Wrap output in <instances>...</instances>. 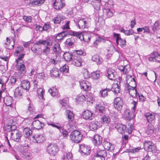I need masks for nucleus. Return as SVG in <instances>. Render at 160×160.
<instances>
[{
	"label": "nucleus",
	"mask_w": 160,
	"mask_h": 160,
	"mask_svg": "<svg viewBox=\"0 0 160 160\" xmlns=\"http://www.w3.org/2000/svg\"><path fill=\"white\" fill-rule=\"evenodd\" d=\"M150 62H160V54L157 52L153 51L151 53V57L148 58Z\"/></svg>",
	"instance_id": "2eb2a0df"
},
{
	"label": "nucleus",
	"mask_w": 160,
	"mask_h": 160,
	"mask_svg": "<svg viewBox=\"0 0 160 160\" xmlns=\"http://www.w3.org/2000/svg\"><path fill=\"white\" fill-rule=\"evenodd\" d=\"M102 41L104 42L105 39L102 38L98 37V38H97L96 40L93 42V45L94 46H96L98 45V43Z\"/></svg>",
	"instance_id": "69168bd1"
},
{
	"label": "nucleus",
	"mask_w": 160,
	"mask_h": 160,
	"mask_svg": "<svg viewBox=\"0 0 160 160\" xmlns=\"http://www.w3.org/2000/svg\"><path fill=\"white\" fill-rule=\"evenodd\" d=\"M24 48L21 46H18L16 48L15 54L17 56L19 57L20 54L24 52Z\"/></svg>",
	"instance_id": "a19ab883"
},
{
	"label": "nucleus",
	"mask_w": 160,
	"mask_h": 160,
	"mask_svg": "<svg viewBox=\"0 0 160 160\" xmlns=\"http://www.w3.org/2000/svg\"><path fill=\"white\" fill-rule=\"evenodd\" d=\"M115 128L117 129L118 132L120 133H122L125 132V130L127 128L126 126L121 123H117Z\"/></svg>",
	"instance_id": "c85d7f7f"
},
{
	"label": "nucleus",
	"mask_w": 160,
	"mask_h": 160,
	"mask_svg": "<svg viewBox=\"0 0 160 160\" xmlns=\"http://www.w3.org/2000/svg\"><path fill=\"white\" fill-rule=\"evenodd\" d=\"M95 154L102 158L103 157V158H105L107 156V152L105 150L99 149L97 151Z\"/></svg>",
	"instance_id": "79ce46f5"
},
{
	"label": "nucleus",
	"mask_w": 160,
	"mask_h": 160,
	"mask_svg": "<svg viewBox=\"0 0 160 160\" xmlns=\"http://www.w3.org/2000/svg\"><path fill=\"white\" fill-rule=\"evenodd\" d=\"M68 34L76 36L81 40H83L85 41H86L84 40V37L82 33L72 30H68L67 32L62 31L61 32L56 34L53 36V38L56 42L60 43Z\"/></svg>",
	"instance_id": "f257e3e1"
},
{
	"label": "nucleus",
	"mask_w": 160,
	"mask_h": 160,
	"mask_svg": "<svg viewBox=\"0 0 160 160\" xmlns=\"http://www.w3.org/2000/svg\"><path fill=\"white\" fill-rule=\"evenodd\" d=\"M66 115L68 118L69 122L70 123L72 122L74 120V115L72 112L69 110L66 111Z\"/></svg>",
	"instance_id": "58836bf2"
},
{
	"label": "nucleus",
	"mask_w": 160,
	"mask_h": 160,
	"mask_svg": "<svg viewBox=\"0 0 160 160\" xmlns=\"http://www.w3.org/2000/svg\"><path fill=\"white\" fill-rule=\"evenodd\" d=\"M48 124L52 126L53 127L56 128L59 130V131H60V129H61L62 128L61 125L58 123H51Z\"/></svg>",
	"instance_id": "bf43d9fd"
},
{
	"label": "nucleus",
	"mask_w": 160,
	"mask_h": 160,
	"mask_svg": "<svg viewBox=\"0 0 160 160\" xmlns=\"http://www.w3.org/2000/svg\"><path fill=\"white\" fill-rule=\"evenodd\" d=\"M104 123L108 124L110 121V119L108 116H104L101 119Z\"/></svg>",
	"instance_id": "13d9d810"
},
{
	"label": "nucleus",
	"mask_w": 160,
	"mask_h": 160,
	"mask_svg": "<svg viewBox=\"0 0 160 160\" xmlns=\"http://www.w3.org/2000/svg\"><path fill=\"white\" fill-rule=\"evenodd\" d=\"M111 91V89L106 88L100 90L99 92V94L101 97L104 98L107 97L108 94Z\"/></svg>",
	"instance_id": "72a5a7b5"
},
{
	"label": "nucleus",
	"mask_w": 160,
	"mask_h": 160,
	"mask_svg": "<svg viewBox=\"0 0 160 160\" xmlns=\"http://www.w3.org/2000/svg\"><path fill=\"white\" fill-rule=\"evenodd\" d=\"M60 69L61 71L64 73H68L69 71V67L66 64H65L62 66L60 68Z\"/></svg>",
	"instance_id": "5fc2aeb1"
},
{
	"label": "nucleus",
	"mask_w": 160,
	"mask_h": 160,
	"mask_svg": "<svg viewBox=\"0 0 160 160\" xmlns=\"http://www.w3.org/2000/svg\"><path fill=\"white\" fill-rule=\"evenodd\" d=\"M79 151L83 156L89 155L91 152L90 147L85 144H81L80 146Z\"/></svg>",
	"instance_id": "9d476101"
},
{
	"label": "nucleus",
	"mask_w": 160,
	"mask_h": 160,
	"mask_svg": "<svg viewBox=\"0 0 160 160\" xmlns=\"http://www.w3.org/2000/svg\"><path fill=\"white\" fill-rule=\"evenodd\" d=\"M58 151V146L56 144H50L47 148L48 153L52 155L55 156Z\"/></svg>",
	"instance_id": "9b49d317"
},
{
	"label": "nucleus",
	"mask_w": 160,
	"mask_h": 160,
	"mask_svg": "<svg viewBox=\"0 0 160 160\" xmlns=\"http://www.w3.org/2000/svg\"><path fill=\"white\" fill-rule=\"evenodd\" d=\"M100 77L99 72L96 71L92 72L91 75V78L94 79H97Z\"/></svg>",
	"instance_id": "6e6d98bb"
},
{
	"label": "nucleus",
	"mask_w": 160,
	"mask_h": 160,
	"mask_svg": "<svg viewBox=\"0 0 160 160\" xmlns=\"http://www.w3.org/2000/svg\"><path fill=\"white\" fill-rule=\"evenodd\" d=\"M105 105L103 103H101L96 106V111L100 115L105 113L106 109Z\"/></svg>",
	"instance_id": "f3484780"
},
{
	"label": "nucleus",
	"mask_w": 160,
	"mask_h": 160,
	"mask_svg": "<svg viewBox=\"0 0 160 160\" xmlns=\"http://www.w3.org/2000/svg\"><path fill=\"white\" fill-rule=\"evenodd\" d=\"M93 6L94 8V11L96 13L97 16V17L96 18L95 24L96 26L99 27L100 25V23L99 22V15L98 13L100 9V3L98 2H93Z\"/></svg>",
	"instance_id": "39448f33"
},
{
	"label": "nucleus",
	"mask_w": 160,
	"mask_h": 160,
	"mask_svg": "<svg viewBox=\"0 0 160 160\" xmlns=\"http://www.w3.org/2000/svg\"><path fill=\"white\" fill-rule=\"evenodd\" d=\"M42 27L43 31H45L48 32L50 29L51 28V26L49 23L47 22L45 23Z\"/></svg>",
	"instance_id": "603ef678"
},
{
	"label": "nucleus",
	"mask_w": 160,
	"mask_h": 160,
	"mask_svg": "<svg viewBox=\"0 0 160 160\" xmlns=\"http://www.w3.org/2000/svg\"><path fill=\"white\" fill-rule=\"evenodd\" d=\"M86 99L87 100L88 102H89L91 103H92L93 101V98L89 93H88L85 96Z\"/></svg>",
	"instance_id": "680f3d73"
},
{
	"label": "nucleus",
	"mask_w": 160,
	"mask_h": 160,
	"mask_svg": "<svg viewBox=\"0 0 160 160\" xmlns=\"http://www.w3.org/2000/svg\"><path fill=\"white\" fill-rule=\"evenodd\" d=\"M123 68V72L124 74L127 73L131 70L130 66L129 64L124 66Z\"/></svg>",
	"instance_id": "0e129e2a"
},
{
	"label": "nucleus",
	"mask_w": 160,
	"mask_h": 160,
	"mask_svg": "<svg viewBox=\"0 0 160 160\" xmlns=\"http://www.w3.org/2000/svg\"><path fill=\"white\" fill-rule=\"evenodd\" d=\"M23 93V89L20 87H18L15 90L14 93V96L15 98H20L22 96Z\"/></svg>",
	"instance_id": "f704fd0d"
},
{
	"label": "nucleus",
	"mask_w": 160,
	"mask_h": 160,
	"mask_svg": "<svg viewBox=\"0 0 160 160\" xmlns=\"http://www.w3.org/2000/svg\"><path fill=\"white\" fill-rule=\"evenodd\" d=\"M75 52L76 53L74 54V55L75 56H77V55H78V56H80L81 55H82L84 56L86 54V53L84 51L81 49L75 50Z\"/></svg>",
	"instance_id": "774afa93"
},
{
	"label": "nucleus",
	"mask_w": 160,
	"mask_h": 160,
	"mask_svg": "<svg viewBox=\"0 0 160 160\" xmlns=\"http://www.w3.org/2000/svg\"><path fill=\"white\" fill-rule=\"evenodd\" d=\"M113 37L116 38V42L118 45H119L121 48L124 49H126V41L125 39H122L120 34L113 32Z\"/></svg>",
	"instance_id": "20e7f679"
},
{
	"label": "nucleus",
	"mask_w": 160,
	"mask_h": 160,
	"mask_svg": "<svg viewBox=\"0 0 160 160\" xmlns=\"http://www.w3.org/2000/svg\"><path fill=\"white\" fill-rule=\"evenodd\" d=\"M48 92L52 96H55L58 94V91L56 88L55 87H52L49 90Z\"/></svg>",
	"instance_id": "de8ad7c7"
},
{
	"label": "nucleus",
	"mask_w": 160,
	"mask_h": 160,
	"mask_svg": "<svg viewBox=\"0 0 160 160\" xmlns=\"http://www.w3.org/2000/svg\"><path fill=\"white\" fill-rule=\"evenodd\" d=\"M150 141H145L143 142L144 149L148 152H153L155 150L156 147Z\"/></svg>",
	"instance_id": "1a4fd4ad"
},
{
	"label": "nucleus",
	"mask_w": 160,
	"mask_h": 160,
	"mask_svg": "<svg viewBox=\"0 0 160 160\" xmlns=\"http://www.w3.org/2000/svg\"><path fill=\"white\" fill-rule=\"evenodd\" d=\"M32 132L31 130L28 128H26L23 129V133L25 137L28 138L32 133Z\"/></svg>",
	"instance_id": "49530a36"
},
{
	"label": "nucleus",
	"mask_w": 160,
	"mask_h": 160,
	"mask_svg": "<svg viewBox=\"0 0 160 160\" xmlns=\"http://www.w3.org/2000/svg\"><path fill=\"white\" fill-rule=\"evenodd\" d=\"M123 105V100L121 98L118 97L114 99L113 107L116 110L120 111L122 109Z\"/></svg>",
	"instance_id": "423d86ee"
},
{
	"label": "nucleus",
	"mask_w": 160,
	"mask_h": 160,
	"mask_svg": "<svg viewBox=\"0 0 160 160\" xmlns=\"http://www.w3.org/2000/svg\"><path fill=\"white\" fill-rule=\"evenodd\" d=\"M30 124L34 129L39 130L43 128L44 126V124L38 120H34L32 122V121L31 120Z\"/></svg>",
	"instance_id": "4468645a"
},
{
	"label": "nucleus",
	"mask_w": 160,
	"mask_h": 160,
	"mask_svg": "<svg viewBox=\"0 0 160 160\" xmlns=\"http://www.w3.org/2000/svg\"><path fill=\"white\" fill-rule=\"evenodd\" d=\"M45 91L42 88H39L37 90V92L40 98L44 100L43 95L44 94Z\"/></svg>",
	"instance_id": "8fccbe9b"
},
{
	"label": "nucleus",
	"mask_w": 160,
	"mask_h": 160,
	"mask_svg": "<svg viewBox=\"0 0 160 160\" xmlns=\"http://www.w3.org/2000/svg\"><path fill=\"white\" fill-rule=\"evenodd\" d=\"M72 63L77 67H80L81 66L82 62V60L80 56L74 55Z\"/></svg>",
	"instance_id": "b1692460"
},
{
	"label": "nucleus",
	"mask_w": 160,
	"mask_h": 160,
	"mask_svg": "<svg viewBox=\"0 0 160 160\" xmlns=\"http://www.w3.org/2000/svg\"><path fill=\"white\" fill-rule=\"evenodd\" d=\"M107 73L106 75L110 80H114L115 79V75L116 74V72L115 71L111 68L108 69L107 70Z\"/></svg>",
	"instance_id": "4be33fe9"
},
{
	"label": "nucleus",
	"mask_w": 160,
	"mask_h": 160,
	"mask_svg": "<svg viewBox=\"0 0 160 160\" xmlns=\"http://www.w3.org/2000/svg\"><path fill=\"white\" fill-rule=\"evenodd\" d=\"M53 52L56 54H58L60 52L61 48L60 46V43L56 42L52 48Z\"/></svg>",
	"instance_id": "4c0bfd02"
},
{
	"label": "nucleus",
	"mask_w": 160,
	"mask_h": 160,
	"mask_svg": "<svg viewBox=\"0 0 160 160\" xmlns=\"http://www.w3.org/2000/svg\"><path fill=\"white\" fill-rule=\"evenodd\" d=\"M34 111L35 110L33 104L29 102V104L28 106V111H27V113L29 114H32Z\"/></svg>",
	"instance_id": "09e8293b"
},
{
	"label": "nucleus",
	"mask_w": 160,
	"mask_h": 160,
	"mask_svg": "<svg viewBox=\"0 0 160 160\" xmlns=\"http://www.w3.org/2000/svg\"><path fill=\"white\" fill-rule=\"evenodd\" d=\"M120 32L123 33L126 35L128 36L132 34L135 33L134 31L132 29L128 30H125L123 28L120 29Z\"/></svg>",
	"instance_id": "37998d69"
},
{
	"label": "nucleus",
	"mask_w": 160,
	"mask_h": 160,
	"mask_svg": "<svg viewBox=\"0 0 160 160\" xmlns=\"http://www.w3.org/2000/svg\"><path fill=\"white\" fill-rule=\"evenodd\" d=\"M92 141L93 143L95 146H98L102 144V138L99 135L96 134L93 136Z\"/></svg>",
	"instance_id": "412c9836"
},
{
	"label": "nucleus",
	"mask_w": 160,
	"mask_h": 160,
	"mask_svg": "<svg viewBox=\"0 0 160 160\" xmlns=\"http://www.w3.org/2000/svg\"><path fill=\"white\" fill-rule=\"evenodd\" d=\"M59 69L57 68H53L50 71V75L51 77H57L59 76Z\"/></svg>",
	"instance_id": "ea45409f"
},
{
	"label": "nucleus",
	"mask_w": 160,
	"mask_h": 160,
	"mask_svg": "<svg viewBox=\"0 0 160 160\" xmlns=\"http://www.w3.org/2000/svg\"><path fill=\"white\" fill-rule=\"evenodd\" d=\"M30 86V83L29 81L27 80H23L21 82L20 87L23 89L27 91L29 90Z\"/></svg>",
	"instance_id": "393cba45"
},
{
	"label": "nucleus",
	"mask_w": 160,
	"mask_h": 160,
	"mask_svg": "<svg viewBox=\"0 0 160 160\" xmlns=\"http://www.w3.org/2000/svg\"><path fill=\"white\" fill-rule=\"evenodd\" d=\"M83 118L86 120H91L94 117L93 113L91 111L85 110L83 112Z\"/></svg>",
	"instance_id": "aec40b11"
},
{
	"label": "nucleus",
	"mask_w": 160,
	"mask_h": 160,
	"mask_svg": "<svg viewBox=\"0 0 160 160\" xmlns=\"http://www.w3.org/2000/svg\"><path fill=\"white\" fill-rule=\"evenodd\" d=\"M45 0H24L26 3L29 6H40L43 3Z\"/></svg>",
	"instance_id": "6ab92c4d"
},
{
	"label": "nucleus",
	"mask_w": 160,
	"mask_h": 160,
	"mask_svg": "<svg viewBox=\"0 0 160 160\" xmlns=\"http://www.w3.org/2000/svg\"><path fill=\"white\" fill-rule=\"evenodd\" d=\"M61 133L63 137L64 138L67 137L68 135V133L67 130L64 129L63 128H62L59 131Z\"/></svg>",
	"instance_id": "338daca9"
},
{
	"label": "nucleus",
	"mask_w": 160,
	"mask_h": 160,
	"mask_svg": "<svg viewBox=\"0 0 160 160\" xmlns=\"http://www.w3.org/2000/svg\"><path fill=\"white\" fill-rule=\"evenodd\" d=\"M80 85L82 89L84 91L90 90L91 89V83L86 80L80 81Z\"/></svg>",
	"instance_id": "a211bd4d"
},
{
	"label": "nucleus",
	"mask_w": 160,
	"mask_h": 160,
	"mask_svg": "<svg viewBox=\"0 0 160 160\" xmlns=\"http://www.w3.org/2000/svg\"><path fill=\"white\" fill-rule=\"evenodd\" d=\"M159 26L158 21H156L152 26V28L154 33L155 32L159 29Z\"/></svg>",
	"instance_id": "4d7b16f0"
},
{
	"label": "nucleus",
	"mask_w": 160,
	"mask_h": 160,
	"mask_svg": "<svg viewBox=\"0 0 160 160\" xmlns=\"http://www.w3.org/2000/svg\"><path fill=\"white\" fill-rule=\"evenodd\" d=\"M125 90L128 91L130 96L132 97L136 98L139 94L138 93L136 88H128V89H126Z\"/></svg>",
	"instance_id": "473e14b6"
},
{
	"label": "nucleus",
	"mask_w": 160,
	"mask_h": 160,
	"mask_svg": "<svg viewBox=\"0 0 160 160\" xmlns=\"http://www.w3.org/2000/svg\"><path fill=\"white\" fill-rule=\"evenodd\" d=\"M144 116L147 118L148 122L149 123H151V122L155 120V114L154 113H146L144 114Z\"/></svg>",
	"instance_id": "a878e982"
},
{
	"label": "nucleus",
	"mask_w": 160,
	"mask_h": 160,
	"mask_svg": "<svg viewBox=\"0 0 160 160\" xmlns=\"http://www.w3.org/2000/svg\"><path fill=\"white\" fill-rule=\"evenodd\" d=\"M74 42L75 40L73 38L67 39L66 41V44L69 47L73 45Z\"/></svg>",
	"instance_id": "3c124183"
},
{
	"label": "nucleus",
	"mask_w": 160,
	"mask_h": 160,
	"mask_svg": "<svg viewBox=\"0 0 160 160\" xmlns=\"http://www.w3.org/2000/svg\"><path fill=\"white\" fill-rule=\"evenodd\" d=\"M83 135L78 130H74L70 134V139L76 143H79L82 140Z\"/></svg>",
	"instance_id": "7ed1b4c3"
},
{
	"label": "nucleus",
	"mask_w": 160,
	"mask_h": 160,
	"mask_svg": "<svg viewBox=\"0 0 160 160\" xmlns=\"http://www.w3.org/2000/svg\"><path fill=\"white\" fill-rule=\"evenodd\" d=\"M105 15L106 18H108L112 17L113 15V12L109 9H105L103 11Z\"/></svg>",
	"instance_id": "a18cd8bd"
},
{
	"label": "nucleus",
	"mask_w": 160,
	"mask_h": 160,
	"mask_svg": "<svg viewBox=\"0 0 160 160\" xmlns=\"http://www.w3.org/2000/svg\"><path fill=\"white\" fill-rule=\"evenodd\" d=\"M25 55V54L24 53L20 54L15 60V62L16 63V67L17 70L20 73L23 74H25L27 72L25 66L22 59L24 58Z\"/></svg>",
	"instance_id": "f03ea898"
},
{
	"label": "nucleus",
	"mask_w": 160,
	"mask_h": 160,
	"mask_svg": "<svg viewBox=\"0 0 160 160\" xmlns=\"http://www.w3.org/2000/svg\"><path fill=\"white\" fill-rule=\"evenodd\" d=\"M92 60L96 63L98 65H100L102 64L103 62V59L102 58L100 55L98 54L94 55L92 57Z\"/></svg>",
	"instance_id": "cd10ccee"
},
{
	"label": "nucleus",
	"mask_w": 160,
	"mask_h": 160,
	"mask_svg": "<svg viewBox=\"0 0 160 160\" xmlns=\"http://www.w3.org/2000/svg\"><path fill=\"white\" fill-rule=\"evenodd\" d=\"M129 127L128 128L127 127V128L125 130V132L128 133L129 134H131L133 130V126L132 124L128 123Z\"/></svg>",
	"instance_id": "e2e57ef3"
},
{
	"label": "nucleus",
	"mask_w": 160,
	"mask_h": 160,
	"mask_svg": "<svg viewBox=\"0 0 160 160\" xmlns=\"http://www.w3.org/2000/svg\"><path fill=\"white\" fill-rule=\"evenodd\" d=\"M77 25L79 28L81 29L87 28L89 25V23L84 19H80L78 22Z\"/></svg>",
	"instance_id": "5701e85b"
},
{
	"label": "nucleus",
	"mask_w": 160,
	"mask_h": 160,
	"mask_svg": "<svg viewBox=\"0 0 160 160\" xmlns=\"http://www.w3.org/2000/svg\"><path fill=\"white\" fill-rule=\"evenodd\" d=\"M22 136V132L20 130H15L11 133V138L14 141L19 142L21 141Z\"/></svg>",
	"instance_id": "0eeeda50"
},
{
	"label": "nucleus",
	"mask_w": 160,
	"mask_h": 160,
	"mask_svg": "<svg viewBox=\"0 0 160 160\" xmlns=\"http://www.w3.org/2000/svg\"><path fill=\"white\" fill-rule=\"evenodd\" d=\"M103 145L104 148L107 150H110V151H112V150H113L114 148V144H112L109 142L106 141L104 140L103 143Z\"/></svg>",
	"instance_id": "bb28decb"
},
{
	"label": "nucleus",
	"mask_w": 160,
	"mask_h": 160,
	"mask_svg": "<svg viewBox=\"0 0 160 160\" xmlns=\"http://www.w3.org/2000/svg\"><path fill=\"white\" fill-rule=\"evenodd\" d=\"M102 126V124L97 121H93L90 122L89 127L90 129L93 131L97 130Z\"/></svg>",
	"instance_id": "ddd939ff"
},
{
	"label": "nucleus",
	"mask_w": 160,
	"mask_h": 160,
	"mask_svg": "<svg viewBox=\"0 0 160 160\" xmlns=\"http://www.w3.org/2000/svg\"><path fill=\"white\" fill-rule=\"evenodd\" d=\"M63 56L65 61L67 62H69L73 60L74 54H73L72 52H66L64 53Z\"/></svg>",
	"instance_id": "c756f323"
},
{
	"label": "nucleus",
	"mask_w": 160,
	"mask_h": 160,
	"mask_svg": "<svg viewBox=\"0 0 160 160\" xmlns=\"http://www.w3.org/2000/svg\"><path fill=\"white\" fill-rule=\"evenodd\" d=\"M3 101L6 106H11L13 102L12 97L7 96L3 98Z\"/></svg>",
	"instance_id": "c9c22d12"
},
{
	"label": "nucleus",
	"mask_w": 160,
	"mask_h": 160,
	"mask_svg": "<svg viewBox=\"0 0 160 160\" xmlns=\"http://www.w3.org/2000/svg\"><path fill=\"white\" fill-rule=\"evenodd\" d=\"M154 131V127L151 123H149L146 130V133L148 134H151L153 133Z\"/></svg>",
	"instance_id": "c03bdc74"
},
{
	"label": "nucleus",
	"mask_w": 160,
	"mask_h": 160,
	"mask_svg": "<svg viewBox=\"0 0 160 160\" xmlns=\"http://www.w3.org/2000/svg\"><path fill=\"white\" fill-rule=\"evenodd\" d=\"M120 82H118L117 83L114 84L112 85L111 91H112L115 94H117L119 93L120 91Z\"/></svg>",
	"instance_id": "7c9ffc66"
},
{
	"label": "nucleus",
	"mask_w": 160,
	"mask_h": 160,
	"mask_svg": "<svg viewBox=\"0 0 160 160\" xmlns=\"http://www.w3.org/2000/svg\"><path fill=\"white\" fill-rule=\"evenodd\" d=\"M65 18V17L62 15H57L54 18L52 19L53 21L55 24H59L60 23L61 21L64 20Z\"/></svg>",
	"instance_id": "e433bc0d"
},
{
	"label": "nucleus",
	"mask_w": 160,
	"mask_h": 160,
	"mask_svg": "<svg viewBox=\"0 0 160 160\" xmlns=\"http://www.w3.org/2000/svg\"><path fill=\"white\" fill-rule=\"evenodd\" d=\"M82 73L85 78H90V76L88 71L86 69L83 68Z\"/></svg>",
	"instance_id": "052dcab7"
},
{
	"label": "nucleus",
	"mask_w": 160,
	"mask_h": 160,
	"mask_svg": "<svg viewBox=\"0 0 160 160\" xmlns=\"http://www.w3.org/2000/svg\"><path fill=\"white\" fill-rule=\"evenodd\" d=\"M20 78L18 74H14L10 77L9 81V83L12 85H14L17 81H18L20 80Z\"/></svg>",
	"instance_id": "2f4dec72"
},
{
	"label": "nucleus",
	"mask_w": 160,
	"mask_h": 160,
	"mask_svg": "<svg viewBox=\"0 0 160 160\" xmlns=\"http://www.w3.org/2000/svg\"><path fill=\"white\" fill-rule=\"evenodd\" d=\"M32 141L34 143H42L45 140V136L43 134H35L32 136Z\"/></svg>",
	"instance_id": "f8f14e48"
},
{
	"label": "nucleus",
	"mask_w": 160,
	"mask_h": 160,
	"mask_svg": "<svg viewBox=\"0 0 160 160\" xmlns=\"http://www.w3.org/2000/svg\"><path fill=\"white\" fill-rule=\"evenodd\" d=\"M60 104L62 105V107H66L68 106V98L63 99L59 101Z\"/></svg>",
	"instance_id": "864d4df0"
},
{
	"label": "nucleus",
	"mask_w": 160,
	"mask_h": 160,
	"mask_svg": "<svg viewBox=\"0 0 160 160\" xmlns=\"http://www.w3.org/2000/svg\"><path fill=\"white\" fill-rule=\"evenodd\" d=\"M127 79L126 83L127 86L125 87V89L129 88H135L137 84L134 76H130Z\"/></svg>",
	"instance_id": "6e6552de"
},
{
	"label": "nucleus",
	"mask_w": 160,
	"mask_h": 160,
	"mask_svg": "<svg viewBox=\"0 0 160 160\" xmlns=\"http://www.w3.org/2000/svg\"><path fill=\"white\" fill-rule=\"evenodd\" d=\"M65 5L64 0H55L53 2L54 7L57 10H60Z\"/></svg>",
	"instance_id": "dca6fc26"
}]
</instances>
